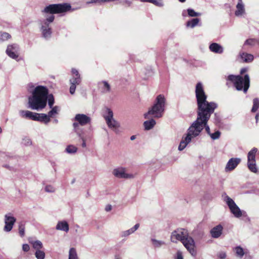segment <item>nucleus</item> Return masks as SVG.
<instances>
[{"label":"nucleus","instance_id":"nucleus-1","mask_svg":"<svg viewBox=\"0 0 259 259\" xmlns=\"http://www.w3.org/2000/svg\"><path fill=\"white\" fill-rule=\"evenodd\" d=\"M71 10V6L67 3L50 5L42 11L45 15L46 19L40 20V29L42 36L46 39H49L52 35V30L50 24L53 22L54 14H59L68 12Z\"/></svg>","mask_w":259,"mask_h":259},{"label":"nucleus","instance_id":"nucleus-2","mask_svg":"<svg viewBox=\"0 0 259 259\" xmlns=\"http://www.w3.org/2000/svg\"><path fill=\"white\" fill-rule=\"evenodd\" d=\"M48 90L44 86L36 87L28 98V107L32 110H40L46 106Z\"/></svg>","mask_w":259,"mask_h":259},{"label":"nucleus","instance_id":"nucleus-3","mask_svg":"<svg viewBox=\"0 0 259 259\" xmlns=\"http://www.w3.org/2000/svg\"><path fill=\"white\" fill-rule=\"evenodd\" d=\"M195 95L198 106L197 113L214 111L218 107L217 103L213 102H208L206 101L207 96L204 92L203 84L200 82H198L196 85Z\"/></svg>","mask_w":259,"mask_h":259},{"label":"nucleus","instance_id":"nucleus-4","mask_svg":"<svg viewBox=\"0 0 259 259\" xmlns=\"http://www.w3.org/2000/svg\"><path fill=\"white\" fill-rule=\"evenodd\" d=\"M170 240L174 243L181 241L192 255H196V251L195 249L194 241L191 237L188 235L187 230L184 229H179L173 231L171 233Z\"/></svg>","mask_w":259,"mask_h":259},{"label":"nucleus","instance_id":"nucleus-5","mask_svg":"<svg viewBox=\"0 0 259 259\" xmlns=\"http://www.w3.org/2000/svg\"><path fill=\"white\" fill-rule=\"evenodd\" d=\"M213 112L214 111H210L197 113L196 120L189 126L192 132H194L195 137L199 136L204 128L208 135H210V130L207 122Z\"/></svg>","mask_w":259,"mask_h":259},{"label":"nucleus","instance_id":"nucleus-6","mask_svg":"<svg viewBox=\"0 0 259 259\" xmlns=\"http://www.w3.org/2000/svg\"><path fill=\"white\" fill-rule=\"evenodd\" d=\"M166 100L164 96L159 95L156 98L155 103L149 109V111L144 114L146 119H150L151 117L160 118L162 117L164 111Z\"/></svg>","mask_w":259,"mask_h":259},{"label":"nucleus","instance_id":"nucleus-7","mask_svg":"<svg viewBox=\"0 0 259 259\" xmlns=\"http://www.w3.org/2000/svg\"><path fill=\"white\" fill-rule=\"evenodd\" d=\"M228 79L233 82L235 87L238 91H243L246 93L250 86V78L248 74H245L244 77L241 75H230Z\"/></svg>","mask_w":259,"mask_h":259},{"label":"nucleus","instance_id":"nucleus-8","mask_svg":"<svg viewBox=\"0 0 259 259\" xmlns=\"http://www.w3.org/2000/svg\"><path fill=\"white\" fill-rule=\"evenodd\" d=\"M103 117L108 127L115 132L120 126L119 123L113 118V113L111 109L106 108Z\"/></svg>","mask_w":259,"mask_h":259},{"label":"nucleus","instance_id":"nucleus-9","mask_svg":"<svg viewBox=\"0 0 259 259\" xmlns=\"http://www.w3.org/2000/svg\"><path fill=\"white\" fill-rule=\"evenodd\" d=\"M224 201L228 206L231 212L237 218H239L242 215V212L237 205L234 201L226 193L222 195Z\"/></svg>","mask_w":259,"mask_h":259},{"label":"nucleus","instance_id":"nucleus-10","mask_svg":"<svg viewBox=\"0 0 259 259\" xmlns=\"http://www.w3.org/2000/svg\"><path fill=\"white\" fill-rule=\"evenodd\" d=\"M257 151L256 148H252L247 154V166L252 172L257 173L258 170L256 165L255 155Z\"/></svg>","mask_w":259,"mask_h":259},{"label":"nucleus","instance_id":"nucleus-11","mask_svg":"<svg viewBox=\"0 0 259 259\" xmlns=\"http://www.w3.org/2000/svg\"><path fill=\"white\" fill-rule=\"evenodd\" d=\"M71 72L72 77L69 80L71 84L69 92L71 95H73L75 91L76 86L80 83L81 78L78 71L76 69H72Z\"/></svg>","mask_w":259,"mask_h":259},{"label":"nucleus","instance_id":"nucleus-12","mask_svg":"<svg viewBox=\"0 0 259 259\" xmlns=\"http://www.w3.org/2000/svg\"><path fill=\"white\" fill-rule=\"evenodd\" d=\"M4 221L5 226L3 230L5 232H9L12 230L16 222V219L14 217L13 213L8 212L5 214Z\"/></svg>","mask_w":259,"mask_h":259},{"label":"nucleus","instance_id":"nucleus-13","mask_svg":"<svg viewBox=\"0 0 259 259\" xmlns=\"http://www.w3.org/2000/svg\"><path fill=\"white\" fill-rule=\"evenodd\" d=\"M194 132H192L190 127L187 130V133L185 137H183L179 146L178 147V150L179 151H182L184 150L187 145L189 144L193 138H195Z\"/></svg>","mask_w":259,"mask_h":259},{"label":"nucleus","instance_id":"nucleus-14","mask_svg":"<svg viewBox=\"0 0 259 259\" xmlns=\"http://www.w3.org/2000/svg\"><path fill=\"white\" fill-rule=\"evenodd\" d=\"M114 177L119 179H133L135 175L126 172V169L123 167H119L114 168L112 171Z\"/></svg>","mask_w":259,"mask_h":259},{"label":"nucleus","instance_id":"nucleus-15","mask_svg":"<svg viewBox=\"0 0 259 259\" xmlns=\"http://www.w3.org/2000/svg\"><path fill=\"white\" fill-rule=\"evenodd\" d=\"M19 45L17 44H13L8 46L6 52L9 57L16 60L19 57Z\"/></svg>","mask_w":259,"mask_h":259},{"label":"nucleus","instance_id":"nucleus-16","mask_svg":"<svg viewBox=\"0 0 259 259\" xmlns=\"http://www.w3.org/2000/svg\"><path fill=\"white\" fill-rule=\"evenodd\" d=\"M241 159L239 158H231L227 163L225 170L226 172L233 170L240 163Z\"/></svg>","mask_w":259,"mask_h":259},{"label":"nucleus","instance_id":"nucleus-17","mask_svg":"<svg viewBox=\"0 0 259 259\" xmlns=\"http://www.w3.org/2000/svg\"><path fill=\"white\" fill-rule=\"evenodd\" d=\"M75 120L79 122L80 125L83 126L91 122V118L83 114H77L74 117Z\"/></svg>","mask_w":259,"mask_h":259},{"label":"nucleus","instance_id":"nucleus-18","mask_svg":"<svg viewBox=\"0 0 259 259\" xmlns=\"http://www.w3.org/2000/svg\"><path fill=\"white\" fill-rule=\"evenodd\" d=\"M223 230V227L221 225L214 227L210 231L211 237L213 238H219L222 234Z\"/></svg>","mask_w":259,"mask_h":259},{"label":"nucleus","instance_id":"nucleus-19","mask_svg":"<svg viewBox=\"0 0 259 259\" xmlns=\"http://www.w3.org/2000/svg\"><path fill=\"white\" fill-rule=\"evenodd\" d=\"M19 113L21 117L34 121L36 114V113L32 112L28 110H20Z\"/></svg>","mask_w":259,"mask_h":259},{"label":"nucleus","instance_id":"nucleus-20","mask_svg":"<svg viewBox=\"0 0 259 259\" xmlns=\"http://www.w3.org/2000/svg\"><path fill=\"white\" fill-rule=\"evenodd\" d=\"M56 229L67 233L69 230V224L66 221H58L56 226Z\"/></svg>","mask_w":259,"mask_h":259},{"label":"nucleus","instance_id":"nucleus-21","mask_svg":"<svg viewBox=\"0 0 259 259\" xmlns=\"http://www.w3.org/2000/svg\"><path fill=\"white\" fill-rule=\"evenodd\" d=\"M34 121L43 122L47 124L50 122V119L48 117L47 114L45 113H36Z\"/></svg>","mask_w":259,"mask_h":259},{"label":"nucleus","instance_id":"nucleus-22","mask_svg":"<svg viewBox=\"0 0 259 259\" xmlns=\"http://www.w3.org/2000/svg\"><path fill=\"white\" fill-rule=\"evenodd\" d=\"M211 52L217 54H222L224 52V49L220 44L215 42L211 44L209 47Z\"/></svg>","mask_w":259,"mask_h":259},{"label":"nucleus","instance_id":"nucleus-23","mask_svg":"<svg viewBox=\"0 0 259 259\" xmlns=\"http://www.w3.org/2000/svg\"><path fill=\"white\" fill-rule=\"evenodd\" d=\"M140 227L139 224H136L131 229L122 231L120 233V237L121 238H124L128 236L129 235L133 234L136 231H137Z\"/></svg>","mask_w":259,"mask_h":259},{"label":"nucleus","instance_id":"nucleus-24","mask_svg":"<svg viewBox=\"0 0 259 259\" xmlns=\"http://www.w3.org/2000/svg\"><path fill=\"white\" fill-rule=\"evenodd\" d=\"M235 252V255L239 258H242L244 255L246 254L248 250L246 249H244L240 246H236L233 248Z\"/></svg>","mask_w":259,"mask_h":259},{"label":"nucleus","instance_id":"nucleus-25","mask_svg":"<svg viewBox=\"0 0 259 259\" xmlns=\"http://www.w3.org/2000/svg\"><path fill=\"white\" fill-rule=\"evenodd\" d=\"M238 2L236 6V11H235V15L236 16H242L245 12L244 6L242 0H238Z\"/></svg>","mask_w":259,"mask_h":259},{"label":"nucleus","instance_id":"nucleus-26","mask_svg":"<svg viewBox=\"0 0 259 259\" xmlns=\"http://www.w3.org/2000/svg\"><path fill=\"white\" fill-rule=\"evenodd\" d=\"M240 57L242 60V61L245 63H250L252 62L254 59V57L250 54L246 53H240Z\"/></svg>","mask_w":259,"mask_h":259},{"label":"nucleus","instance_id":"nucleus-27","mask_svg":"<svg viewBox=\"0 0 259 259\" xmlns=\"http://www.w3.org/2000/svg\"><path fill=\"white\" fill-rule=\"evenodd\" d=\"M149 119V120H146L144 122V126L146 130H150L152 129L156 124V121L154 119L152 118Z\"/></svg>","mask_w":259,"mask_h":259},{"label":"nucleus","instance_id":"nucleus-28","mask_svg":"<svg viewBox=\"0 0 259 259\" xmlns=\"http://www.w3.org/2000/svg\"><path fill=\"white\" fill-rule=\"evenodd\" d=\"M60 111V107L57 106L52 107L51 110L48 112L47 116L49 118L51 119V118H53L56 116V115L58 114Z\"/></svg>","mask_w":259,"mask_h":259},{"label":"nucleus","instance_id":"nucleus-29","mask_svg":"<svg viewBox=\"0 0 259 259\" xmlns=\"http://www.w3.org/2000/svg\"><path fill=\"white\" fill-rule=\"evenodd\" d=\"M152 245L154 248H159L165 245V242L162 240H158L154 238L151 239Z\"/></svg>","mask_w":259,"mask_h":259},{"label":"nucleus","instance_id":"nucleus-30","mask_svg":"<svg viewBox=\"0 0 259 259\" xmlns=\"http://www.w3.org/2000/svg\"><path fill=\"white\" fill-rule=\"evenodd\" d=\"M199 21L200 19L198 18L192 19L187 22L186 26L187 27L194 28L198 25Z\"/></svg>","mask_w":259,"mask_h":259},{"label":"nucleus","instance_id":"nucleus-31","mask_svg":"<svg viewBox=\"0 0 259 259\" xmlns=\"http://www.w3.org/2000/svg\"><path fill=\"white\" fill-rule=\"evenodd\" d=\"M77 151V148L73 145L67 146L65 149V151L69 154H74Z\"/></svg>","mask_w":259,"mask_h":259},{"label":"nucleus","instance_id":"nucleus-32","mask_svg":"<svg viewBox=\"0 0 259 259\" xmlns=\"http://www.w3.org/2000/svg\"><path fill=\"white\" fill-rule=\"evenodd\" d=\"M140 1L151 3L158 7H162L163 5L162 0H140Z\"/></svg>","mask_w":259,"mask_h":259},{"label":"nucleus","instance_id":"nucleus-33","mask_svg":"<svg viewBox=\"0 0 259 259\" xmlns=\"http://www.w3.org/2000/svg\"><path fill=\"white\" fill-rule=\"evenodd\" d=\"M259 108V99L254 98L253 100V106L251 109L252 112H255Z\"/></svg>","mask_w":259,"mask_h":259},{"label":"nucleus","instance_id":"nucleus-34","mask_svg":"<svg viewBox=\"0 0 259 259\" xmlns=\"http://www.w3.org/2000/svg\"><path fill=\"white\" fill-rule=\"evenodd\" d=\"M68 259H78L76 250L74 248H71L69 252Z\"/></svg>","mask_w":259,"mask_h":259},{"label":"nucleus","instance_id":"nucleus-35","mask_svg":"<svg viewBox=\"0 0 259 259\" xmlns=\"http://www.w3.org/2000/svg\"><path fill=\"white\" fill-rule=\"evenodd\" d=\"M33 247L36 250H40L42 247V243L39 241H35L31 242Z\"/></svg>","mask_w":259,"mask_h":259},{"label":"nucleus","instance_id":"nucleus-36","mask_svg":"<svg viewBox=\"0 0 259 259\" xmlns=\"http://www.w3.org/2000/svg\"><path fill=\"white\" fill-rule=\"evenodd\" d=\"M19 233L21 237H24L25 235V226L22 222L19 224Z\"/></svg>","mask_w":259,"mask_h":259},{"label":"nucleus","instance_id":"nucleus-37","mask_svg":"<svg viewBox=\"0 0 259 259\" xmlns=\"http://www.w3.org/2000/svg\"><path fill=\"white\" fill-rule=\"evenodd\" d=\"M35 255L37 259H44L45 257V253L43 251L37 250H36Z\"/></svg>","mask_w":259,"mask_h":259},{"label":"nucleus","instance_id":"nucleus-38","mask_svg":"<svg viewBox=\"0 0 259 259\" xmlns=\"http://www.w3.org/2000/svg\"><path fill=\"white\" fill-rule=\"evenodd\" d=\"M187 12L189 16L190 17H197L201 15L199 13L196 12L193 9H188Z\"/></svg>","mask_w":259,"mask_h":259},{"label":"nucleus","instance_id":"nucleus-39","mask_svg":"<svg viewBox=\"0 0 259 259\" xmlns=\"http://www.w3.org/2000/svg\"><path fill=\"white\" fill-rule=\"evenodd\" d=\"M21 144L25 146H29L32 145V142L29 138L24 137L22 140Z\"/></svg>","mask_w":259,"mask_h":259},{"label":"nucleus","instance_id":"nucleus-40","mask_svg":"<svg viewBox=\"0 0 259 259\" xmlns=\"http://www.w3.org/2000/svg\"><path fill=\"white\" fill-rule=\"evenodd\" d=\"M11 38V35L7 32L0 33V40L5 41Z\"/></svg>","mask_w":259,"mask_h":259},{"label":"nucleus","instance_id":"nucleus-41","mask_svg":"<svg viewBox=\"0 0 259 259\" xmlns=\"http://www.w3.org/2000/svg\"><path fill=\"white\" fill-rule=\"evenodd\" d=\"M102 83L103 84V92L104 93L109 92L110 91V85L106 81H103Z\"/></svg>","mask_w":259,"mask_h":259},{"label":"nucleus","instance_id":"nucleus-42","mask_svg":"<svg viewBox=\"0 0 259 259\" xmlns=\"http://www.w3.org/2000/svg\"><path fill=\"white\" fill-rule=\"evenodd\" d=\"M55 190V188L51 185H47L45 187V191L47 193H54Z\"/></svg>","mask_w":259,"mask_h":259},{"label":"nucleus","instance_id":"nucleus-43","mask_svg":"<svg viewBox=\"0 0 259 259\" xmlns=\"http://www.w3.org/2000/svg\"><path fill=\"white\" fill-rule=\"evenodd\" d=\"M77 135L82 141L81 146L83 148H85L87 147L85 138L82 135L81 133H77Z\"/></svg>","mask_w":259,"mask_h":259},{"label":"nucleus","instance_id":"nucleus-44","mask_svg":"<svg viewBox=\"0 0 259 259\" xmlns=\"http://www.w3.org/2000/svg\"><path fill=\"white\" fill-rule=\"evenodd\" d=\"M209 136L212 140H217L220 138L221 136V133L219 131H217L213 134L211 133Z\"/></svg>","mask_w":259,"mask_h":259},{"label":"nucleus","instance_id":"nucleus-45","mask_svg":"<svg viewBox=\"0 0 259 259\" xmlns=\"http://www.w3.org/2000/svg\"><path fill=\"white\" fill-rule=\"evenodd\" d=\"M54 104V99L53 95H50L48 97V105L50 108H52L53 107V105Z\"/></svg>","mask_w":259,"mask_h":259},{"label":"nucleus","instance_id":"nucleus-46","mask_svg":"<svg viewBox=\"0 0 259 259\" xmlns=\"http://www.w3.org/2000/svg\"><path fill=\"white\" fill-rule=\"evenodd\" d=\"M255 44V40L253 39H248L244 42V45L253 46Z\"/></svg>","mask_w":259,"mask_h":259},{"label":"nucleus","instance_id":"nucleus-47","mask_svg":"<svg viewBox=\"0 0 259 259\" xmlns=\"http://www.w3.org/2000/svg\"><path fill=\"white\" fill-rule=\"evenodd\" d=\"M79 123L78 122H74L73 124V127L74 128V131L75 133L77 134V133H80L78 131V127L79 126Z\"/></svg>","mask_w":259,"mask_h":259},{"label":"nucleus","instance_id":"nucleus-48","mask_svg":"<svg viewBox=\"0 0 259 259\" xmlns=\"http://www.w3.org/2000/svg\"><path fill=\"white\" fill-rule=\"evenodd\" d=\"M30 247L28 244H24L22 245V249L25 252H27L29 250Z\"/></svg>","mask_w":259,"mask_h":259},{"label":"nucleus","instance_id":"nucleus-49","mask_svg":"<svg viewBox=\"0 0 259 259\" xmlns=\"http://www.w3.org/2000/svg\"><path fill=\"white\" fill-rule=\"evenodd\" d=\"M176 259H183V256L182 253L180 251H178L177 253V258Z\"/></svg>","mask_w":259,"mask_h":259},{"label":"nucleus","instance_id":"nucleus-50","mask_svg":"<svg viewBox=\"0 0 259 259\" xmlns=\"http://www.w3.org/2000/svg\"><path fill=\"white\" fill-rule=\"evenodd\" d=\"M226 256V254L225 252H221L220 254H219V257L221 258H225Z\"/></svg>","mask_w":259,"mask_h":259},{"label":"nucleus","instance_id":"nucleus-51","mask_svg":"<svg viewBox=\"0 0 259 259\" xmlns=\"http://www.w3.org/2000/svg\"><path fill=\"white\" fill-rule=\"evenodd\" d=\"M248 70V69L247 68H243L240 70V74H243L245 72H247Z\"/></svg>","mask_w":259,"mask_h":259},{"label":"nucleus","instance_id":"nucleus-52","mask_svg":"<svg viewBox=\"0 0 259 259\" xmlns=\"http://www.w3.org/2000/svg\"><path fill=\"white\" fill-rule=\"evenodd\" d=\"M111 209H112V206L110 205H108L105 207V210L106 211H109L111 210Z\"/></svg>","mask_w":259,"mask_h":259},{"label":"nucleus","instance_id":"nucleus-53","mask_svg":"<svg viewBox=\"0 0 259 259\" xmlns=\"http://www.w3.org/2000/svg\"><path fill=\"white\" fill-rule=\"evenodd\" d=\"M114 259H121V257L119 254H116L114 255Z\"/></svg>","mask_w":259,"mask_h":259},{"label":"nucleus","instance_id":"nucleus-54","mask_svg":"<svg viewBox=\"0 0 259 259\" xmlns=\"http://www.w3.org/2000/svg\"><path fill=\"white\" fill-rule=\"evenodd\" d=\"M258 118H259V114L257 113L256 114L255 117L256 123L258 122Z\"/></svg>","mask_w":259,"mask_h":259},{"label":"nucleus","instance_id":"nucleus-55","mask_svg":"<svg viewBox=\"0 0 259 259\" xmlns=\"http://www.w3.org/2000/svg\"><path fill=\"white\" fill-rule=\"evenodd\" d=\"M135 139H136V136H135V135H133V136H131V138H130V139L132 141L134 140Z\"/></svg>","mask_w":259,"mask_h":259},{"label":"nucleus","instance_id":"nucleus-56","mask_svg":"<svg viewBox=\"0 0 259 259\" xmlns=\"http://www.w3.org/2000/svg\"><path fill=\"white\" fill-rule=\"evenodd\" d=\"M53 122H54V123H58V119H54V120H53Z\"/></svg>","mask_w":259,"mask_h":259},{"label":"nucleus","instance_id":"nucleus-57","mask_svg":"<svg viewBox=\"0 0 259 259\" xmlns=\"http://www.w3.org/2000/svg\"><path fill=\"white\" fill-rule=\"evenodd\" d=\"M181 3H184L186 1V0H179Z\"/></svg>","mask_w":259,"mask_h":259},{"label":"nucleus","instance_id":"nucleus-58","mask_svg":"<svg viewBox=\"0 0 259 259\" xmlns=\"http://www.w3.org/2000/svg\"><path fill=\"white\" fill-rule=\"evenodd\" d=\"M182 15H183V16H186V15L185 14V12L184 11L183 12Z\"/></svg>","mask_w":259,"mask_h":259},{"label":"nucleus","instance_id":"nucleus-59","mask_svg":"<svg viewBox=\"0 0 259 259\" xmlns=\"http://www.w3.org/2000/svg\"><path fill=\"white\" fill-rule=\"evenodd\" d=\"M5 167H7V168H9V166L8 165H5Z\"/></svg>","mask_w":259,"mask_h":259},{"label":"nucleus","instance_id":"nucleus-60","mask_svg":"<svg viewBox=\"0 0 259 259\" xmlns=\"http://www.w3.org/2000/svg\"><path fill=\"white\" fill-rule=\"evenodd\" d=\"M2 128L0 127V134L2 133Z\"/></svg>","mask_w":259,"mask_h":259}]
</instances>
